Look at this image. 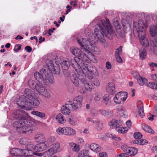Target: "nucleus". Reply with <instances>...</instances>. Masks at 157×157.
<instances>
[{
    "label": "nucleus",
    "mask_w": 157,
    "mask_h": 157,
    "mask_svg": "<svg viewBox=\"0 0 157 157\" xmlns=\"http://www.w3.org/2000/svg\"><path fill=\"white\" fill-rule=\"evenodd\" d=\"M13 116L15 118L19 119L13 123L17 132L28 135L32 133L33 127L36 123L33 121L25 119L28 117L26 112L22 109H16L13 112Z\"/></svg>",
    "instance_id": "obj_1"
},
{
    "label": "nucleus",
    "mask_w": 157,
    "mask_h": 157,
    "mask_svg": "<svg viewBox=\"0 0 157 157\" xmlns=\"http://www.w3.org/2000/svg\"><path fill=\"white\" fill-rule=\"evenodd\" d=\"M101 25H97V28L94 30V33L98 38V42H99L104 46H106V43L104 39L105 36L110 35L113 32V28L110 24L109 20H101Z\"/></svg>",
    "instance_id": "obj_2"
},
{
    "label": "nucleus",
    "mask_w": 157,
    "mask_h": 157,
    "mask_svg": "<svg viewBox=\"0 0 157 157\" xmlns=\"http://www.w3.org/2000/svg\"><path fill=\"white\" fill-rule=\"evenodd\" d=\"M82 60L80 58L75 57L70 60L63 61L61 64L63 68L65 70H67L70 65H71L77 72L80 70Z\"/></svg>",
    "instance_id": "obj_3"
},
{
    "label": "nucleus",
    "mask_w": 157,
    "mask_h": 157,
    "mask_svg": "<svg viewBox=\"0 0 157 157\" xmlns=\"http://www.w3.org/2000/svg\"><path fill=\"white\" fill-rule=\"evenodd\" d=\"M81 66L82 72L86 75V77L89 79L92 78L93 77L92 75L96 76H98V72L95 67H91L89 66V64L85 63L83 62L82 63Z\"/></svg>",
    "instance_id": "obj_4"
},
{
    "label": "nucleus",
    "mask_w": 157,
    "mask_h": 157,
    "mask_svg": "<svg viewBox=\"0 0 157 157\" xmlns=\"http://www.w3.org/2000/svg\"><path fill=\"white\" fill-rule=\"evenodd\" d=\"M78 75L77 77L76 74L74 72L70 74V78L74 85L78 87L79 86V80L82 82H85L86 81V75H85L83 72H82V69L81 68L80 70L78 72H77Z\"/></svg>",
    "instance_id": "obj_5"
},
{
    "label": "nucleus",
    "mask_w": 157,
    "mask_h": 157,
    "mask_svg": "<svg viewBox=\"0 0 157 157\" xmlns=\"http://www.w3.org/2000/svg\"><path fill=\"white\" fill-rule=\"evenodd\" d=\"M146 26L143 21L140 20L138 22L135 21L133 23V33L136 37L139 36L142 34V32H145V28Z\"/></svg>",
    "instance_id": "obj_6"
},
{
    "label": "nucleus",
    "mask_w": 157,
    "mask_h": 157,
    "mask_svg": "<svg viewBox=\"0 0 157 157\" xmlns=\"http://www.w3.org/2000/svg\"><path fill=\"white\" fill-rule=\"evenodd\" d=\"M24 93L28 99V102L31 105L36 107L39 105L40 104V101L36 97L34 96L35 94L33 91L27 89L25 90Z\"/></svg>",
    "instance_id": "obj_7"
},
{
    "label": "nucleus",
    "mask_w": 157,
    "mask_h": 157,
    "mask_svg": "<svg viewBox=\"0 0 157 157\" xmlns=\"http://www.w3.org/2000/svg\"><path fill=\"white\" fill-rule=\"evenodd\" d=\"M57 133L59 135H64L66 136L74 135L76 134V132L71 127H59L56 130Z\"/></svg>",
    "instance_id": "obj_8"
},
{
    "label": "nucleus",
    "mask_w": 157,
    "mask_h": 157,
    "mask_svg": "<svg viewBox=\"0 0 157 157\" xmlns=\"http://www.w3.org/2000/svg\"><path fill=\"white\" fill-rule=\"evenodd\" d=\"M83 49V52H84V56H83V59H81L82 61V63H83V62L85 63H86L84 61H88L87 59H89L95 63H96L97 62V60L94 56L92 53L90 52L87 49L84 48Z\"/></svg>",
    "instance_id": "obj_9"
},
{
    "label": "nucleus",
    "mask_w": 157,
    "mask_h": 157,
    "mask_svg": "<svg viewBox=\"0 0 157 157\" xmlns=\"http://www.w3.org/2000/svg\"><path fill=\"white\" fill-rule=\"evenodd\" d=\"M35 89L39 93L44 97L49 98L50 97V94L45 87L40 84L36 83L35 86Z\"/></svg>",
    "instance_id": "obj_10"
},
{
    "label": "nucleus",
    "mask_w": 157,
    "mask_h": 157,
    "mask_svg": "<svg viewBox=\"0 0 157 157\" xmlns=\"http://www.w3.org/2000/svg\"><path fill=\"white\" fill-rule=\"evenodd\" d=\"M60 144L58 143L54 144L51 148L46 151L45 153L48 157L52 156V155L59 152L60 150Z\"/></svg>",
    "instance_id": "obj_11"
},
{
    "label": "nucleus",
    "mask_w": 157,
    "mask_h": 157,
    "mask_svg": "<svg viewBox=\"0 0 157 157\" xmlns=\"http://www.w3.org/2000/svg\"><path fill=\"white\" fill-rule=\"evenodd\" d=\"M23 151L24 155L26 154H30L31 153H32L33 154L39 156H42L43 155L42 153H39L37 152H34V151H35V146L32 144H27L25 146V149H23Z\"/></svg>",
    "instance_id": "obj_12"
},
{
    "label": "nucleus",
    "mask_w": 157,
    "mask_h": 157,
    "mask_svg": "<svg viewBox=\"0 0 157 157\" xmlns=\"http://www.w3.org/2000/svg\"><path fill=\"white\" fill-rule=\"evenodd\" d=\"M27 98L26 95L21 96L17 100V104L22 109L28 110L29 109L25 105H27L28 102V101H26Z\"/></svg>",
    "instance_id": "obj_13"
},
{
    "label": "nucleus",
    "mask_w": 157,
    "mask_h": 157,
    "mask_svg": "<svg viewBox=\"0 0 157 157\" xmlns=\"http://www.w3.org/2000/svg\"><path fill=\"white\" fill-rule=\"evenodd\" d=\"M46 62L48 69L50 71H53V73L55 74H59L60 68L59 66L54 67L53 61L49 59H46Z\"/></svg>",
    "instance_id": "obj_14"
},
{
    "label": "nucleus",
    "mask_w": 157,
    "mask_h": 157,
    "mask_svg": "<svg viewBox=\"0 0 157 157\" xmlns=\"http://www.w3.org/2000/svg\"><path fill=\"white\" fill-rule=\"evenodd\" d=\"M83 98L81 96H78L76 97L73 101V103L69 101L71 104L72 105L73 109L76 110L77 109L80 108L82 104Z\"/></svg>",
    "instance_id": "obj_15"
},
{
    "label": "nucleus",
    "mask_w": 157,
    "mask_h": 157,
    "mask_svg": "<svg viewBox=\"0 0 157 157\" xmlns=\"http://www.w3.org/2000/svg\"><path fill=\"white\" fill-rule=\"evenodd\" d=\"M44 73H42L40 71V72H36L34 75V76L35 79L39 83L41 84L45 85H46L45 78H44Z\"/></svg>",
    "instance_id": "obj_16"
},
{
    "label": "nucleus",
    "mask_w": 157,
    "mask_h": 157,
    "mask_svg": "<svg viewBox=\"0 0 157 157\" xmlns=\"http://www.w3.org/2000/svg\"><path fill=\"white\" fill-rule=\"evenodd\" d=\"M84 48H81L83 50L82 53L80 49L77 48L71 49V52L73 55L77 56L76 57L83 59V56L84 54V52H83Z\"/></svg>",
    "instance_id": "obj_17"
},
{
    "label": "nucleus",
    "mask_w": 157,
    "mask_h": 157,
    "mask_svg": "<svg viewBox=\"0 0 157 157\" xmlns=\"http://www.w3.org/2000/svg\"><path fill=\"white\" fill-rule=\"evenodd\" d=\"M40 72L42 73H44V75L45 80L46 81H45L46 84L48 82L51 84H53L54 83V79L53 77L52 76L50 77L48 71H46L45 69L43 68L40 69Z\"/></svg>",
    "instance_id": "obj_18"
},
{
    "label": "nucleus",
    "mask_w": 157,
    "mask_h": 157,
    "mask_svg": "<svg viewBox=\"0 0 157 157\" xmlns=\"http://www.w3.org/2000/svg\"><path fill=\"white\" fill-rule=\"evenodd\" d=\"M123 124V122L122 121L113 119L109 123V125L111 128H116L117 131V129L122 126Z\"/></svg>",
    "instance_id": "obj_19"
},
{
    "label": "nucleus",
    "mask_w": 157,
    "mask_h": 157,
    "mask_svg": "<svg viewBox=\"0 0 157 157\" xmlns=\"http://www.w3.org/2000/svg\"><path fill=\"white\" fill-rule=\"evenodd\" d=\"M142 34L140 35L139 36H137L139 38L141 44L144 46L145 47H148L149 45V43L148 40L145 37V32H142Z\"/></svg>",
    "instance_id": "obj_20"
},
{
    "label": "nucleus",
    "mask_w": 157,
    "mask_h": 157,
    "mask_svg": "<svg viewBox=\"0 0 157 157\" xmlns=\"http://www.w3.org/2000/svg\"><path fill=\"white\" fill-rule=\"evenodd\" d=\"M71 108L73 109L72 105L68 102L65 105H63L61 109V112L65 115H68L70 113V109Z\"/></svg>",
    "instance_id": "obj_21"
},
{
    "label": "nucleus",
    "mask_w": 157,
    "mask_h": 157,
    "mask_svg": "<svg viewBox=\"0 0 157 157\" xmlns=\"http://www.w3.org/2000/svg\"><path fill=\"white\" fill-rule=\"evenodd\" d=\"M47 144L45 143H40L35 145V152L42 151L46 150L47 147Z\"/></svg>",
    "instance_id": "obj_22"
},
{
    "label": "nucleus",
    "mask_w": 157,
    "mask_h": 157,
    "mask_svg": "<svg viewBox=\"0 0 157 157\" xmlns=\"http://www.w3.org/2000/svg\"><path fill=\"white\" fill-rule=\"evenodd\" d=\"M76 40L79 44L82 47V48H84L85 47H86L87 46V45L90 44V41L86 38H77Z\"/></svg>",
    "instance_id": "obj_23"
},
{
    "label": "nucleus",
    "mask_w": 157,
    "mask_h": 157,
    "mask_svg": "<svg viewBox=\"0 0 157 157\" xmlns=\"http://www.w3.org/2000/svg\"><path fill=\"white\" fill-rule=\"evenodd\" d=\"M10 152L11 154L12 155H18L19 156L24 155L23 150L17 148H14L12 149Z\"/></svg>",
    "instance_id": "obj_24"
},
{
    "label": "nucleus",
    "mask_w": 157,
    "mask_h": 157,
    "mask_svg": "<svg viewBox=\"0 0 157 157\" xmlns=\"http://www.w3.org/2000/svg\"><path fill=\"white\" fill-rule=\"evenodd\" d=\"M106 89L108 93L111 94H114L115 92V86L113 82L108 83L106 86Z\"/></svg>",
    "instance_id": "obj_25"
},
{
    "label": "nucleus",
    "mask_w": 157,
    "mask_h": 157,
    "mask_svg": "<svg viewBox=\"0 0 157 157\" xmlns=\"http://www.w3.org/2000/svg\"><path fill=\"white\" fill-rule=\"evenodd\" d=\"M149 31L151 36H155L157 34V24L155 26L154 25H151Z\"/></svg>",
    "instance_id": "obj_26"
},
{
    "label": "nucleus",
    "mask_w": 157,
    "mask_h": 157,
    "mask_svg": "<svg viewBox=\"0 0 157 157\" xmlns=\"http://www.w3.org/2000/svg\"><path fill=\"white\" fill-rule=\"evenodd\" d=\"M35 139L37 141L40 143L46 142L44 136L41 134L36 135L35 137Z\"/></svg>",
    "instance_id": "obj_27"
},
{
    "label": "nucleus",
    "mask_w": 157,
    "mask_h": 157,
    "mask_svg": "<svg viewBox=\"0 0 157 157\" xmlns=\"http://www.w3.org/2000/svg\"><path fill=\"white\" fill-rule=\"evenodd\" d=\"M69 147L70 149L74 151H78L80 150L79 145L73 143H69Z\"/></svg>",
    "instance_id": "obj_28"
},
{
    "label": "nucleus",
    "mask_w": 157,
    "mask_h": 157,
    "mask_svg": "<svg viewBox=\"0 0 157 157\" xmlns=\"http://www.w3.org/2000/svg\"><path fill=\"white\" fill-rule=\"evenodd\" d=\"M90 148L91 150L96 152H99L101 150L99 145L98 144L94 143H92L91 144Z\"/></svg>",
    "instance_id": "obj_29"
},
{
    "label": "nucleus",
    "mask_w": 157,
    "mask_h": 157,
    "mask_svg": "<svg viewBox=\"0 0 157 157\" xmlns=\"http://www.w3.org/2000/svg\"><path fill=\"white\" fill-rule=\"evenodd\" d=\"M56 119L57 121L60 124L64 123L66 121L63 115L60 113H59L57 115Z\"/></svg>",
    "instance_id": "obj_30"
},
{
    "label": "nucleus",
    "mask_w": 157,
    "mask_h": 157,
    "mask_svg": "<svg viewBox=\"0 0 157 157\" xmlns=\"http://www.w3.org/2000/svg\"><path fill=\"white\" fill-rule=\"evenodd\" d=\"M117 94L118 95H119V97L123 102L126 100L128 97L127 92H119Z\"/></svg>",
    "instance_id": "obj_31"
},
{
    "label": "nucleus",
    "mask_w": 157,
    "mask_h": 157,
    "mask_svg": "<svg viewBox=\"0 0 157 157\" xmlns=\"http://www.w3.org/2000/svg\"><path fill=\"white\" fill-rule=\"evenodd\" d=\"M137 152V150L134 147H131L129 149V151L127 152L126 154L130 156H134Z\"/></svg>",
    "instance_id": "obj_32"
},
{
    "label": "nucleus",
    "mask_w": 157,
    "mask_h": 157,
    "mask_svg": "<svg viewBox=\"0 0 157 157\" xmlns=\"http://www.w3.org/2000/svg\"><path fill=\"white\" fill-rule=\"evenodd\" d=\"M31 114L41 118H44L45 116V114L44 113L38 111H33L31 112Z\"/></svg>",
    "instance_id": "obj_33"
},
{
    "label": "nucleus",
    "mask_w": 157,
    "mask_h": 157,
    "mask_svg": "<svg viewBox=\"0 0 157 157\" xmlns=\"http://www.w3.org/2000/svg\"><path fill=\"white\" fill-rule=\"evenodd\" d=\"M137 80L138 83L140 86H143L144 83L147 82V79L141 76H139Z\"/></svg>",
    "instance_id": "obj_34"
},
{
    "label": "nucleus",
    "mask_w": 157,
    "mask_h": 157,
    "mask_svg": "<svg viewBox=\"0 0 157 157\" xmlns=\"http://www.w3.org/2000/svg\"><path fill=\"white\" fill-rule=\"evenodd\" d=\"M89 151L86 150L81 151L79 154L78 157H87L89 155Z\"/></svg>",
    "instance_id": "obj_35"
},
{
    "label": "nucleus",
    "mask_w": 157,
    "mask_h": 157,
    "mask_svg": "<svg viewBox=\"0 0 157 157\" xmlns=\"http://www.w3.org/2000/svg\"><path fill=\"white\" fill-rule=\"evenodd\" d=\"M142 127L145 132L152 134L154 133V131L148 125H144L142 126Z\"/></svg>",
    "instance_id": "obj_36"
},
{
    "label": "nucleus",
    "mask_w": 157,
    "mask_h": 157,
    "mask_svg": "<svg viewBox=\"0 0 157 157\" xmlns=\"http://www.w3.org/2000/svg\"><path fill=\"white\" fill-rule=\"evenodd\" d=\"M140 56L142 59L145 58L146 56V51L144 48H141L139 50Z\"/></svg>",
    "instance_id": "obj_37"
},
{
    "label": "nucleus",
    "mask_w": 157,
    "mask_h": 157,
    "mask_svg": "<svg viewBox=\"0 0 157 157\" xmlns=\"http://www.w3.org/2000/svg\"><path fill=\"white\" fill-rule=\"evenodd\" d=\"M30 141L28 139L25 138L21 139L19 140V143L20 144L22 145H27Z\"/></svg>",
    "instance_id": "obj_38"
},
{
    "label": "nucleus",
    "mask_w": 157,
    "mask_h": 157,
    "mask_svg": "<svg viewBox=\"0 0 157 157\" xmlns=\"http://www.w3.org/2000/svg\"><path fill=\"white\" fill-rule=\"evenodd\" d=\"M147 86L153 89H157V85L154 82H150L147 85Z\"/></svg>",
    "instance_id": "obj_39"
},
{
    "label": "nucleus",
    "mask_w": 157,
    "mask_h": 157,
    "mask_svg": "<svg viewBox=\"0 0 157 157\" xmlns=\"http://www.w3.org/2000/svg\"><path fill=\"white\" fill-rule=\"evenodd\" d=\"M138 113L140 116L141 117H143L144 116V106L143 105L141 107H138Z\"/></svg>",
    "instance_id": "obj_40"
},
{
    "label": "nucleus",
    "mask_w": 157,
    "mask_h": 157,
    "mask_svg": "<svg viewBox=\"0 0 157 157\" xmlns=\"http://www.w3.org/2000/svg\"><path fill=\"white\" fill-rule=\"evenodd\" d=\"M84 84L85 89L88 91H90L93 88V86L91 84H90L88 82H86V80L85 82H82Z\"/></svg>",
    "instance_id": "obj_41"
},
{
    "label": "nucleus",
    "mask_w": 157,
    "mask_h": 157,
    "mask_svg": "<svg viewBox=\"0 0 157 157\" xmlns=\"http://www.w3.org/2000/svg\"><path fill=\"white\" fill-rule=\"evenodd\" d=\"M117 108L121 114H124V116L127 115V112L124 107L121 106H118Z\"/></svg>",
    "instance_id": "obj_42"
},
{
    "label": "nucleus",
    "mask_w": 157,
    "mask_h": 157,
    "mask_svg": "<svg viewBox=\"0 0 157 157\" xmlns=\"http://www.w3.org/2000/svg\"><path fill=\"white\" fill-rule=\"evenodd\" d=\"M114 102L116 104H119L121 103L122 100L119 97V95H118V94H116L115 97L113 98Z\"/></svg>",
    "instance_id": "obj_43"
},
{
    "label": "nucleus",
    "mask_w": 157,
    "mask_h": 157,
    "mask_svg": "<svg viewBox=\"0 0 157 157\" xmlns=\"http://www.w3.org/2000/svg\"><path fill=\"white\" fill-rule=\"evenodd\" d=\"M117 27H119V29L117 31L116 33V35L118 37H124V35L123 33H122L121 32V30L120 29V27L119 26H117Z\"/></svg>",
    "instance_id": "obj_44"
},
{
    "label": "nucleus",
    "mask_w": 157,
    "mask_h": 157,
    "mask_svg": "<svg viewBox=\"0 0 157 157\" xmlns=\"http://www.w3.org/2000/svg\"><path fill=\"white\" fill-rule=\"evenodd\" d=\"M153 47V52L155 55H157V43L156 41H153L152 44H151Z\"/></svg>",
    "instance_id": "obj_45"
},
{
    "label": "nucleus",
    "mask_w": 157,
    "mask_h": 157,
    "mask_svg": "<svg viewBox=\"0 0 157 157\" xmlns=\"http://www.w3.org/2000/svg\"><path fill=\"white\" fill-rule=\"evenodd\" d=\"M102 95L101 93H97L95 94V96L94 98V99L95 101H100L102 98Z\"/></svg>",
    "instance_id": "obj_46"
},
{
    "label": "nucleus",
    "mask_w": 157,
    "mask_h": 157,
    "mask_svg": "<svg viewBox=\"0 0 157 157\" xmlns=\"http://www.w3.org/2000/svg\"><path fill=\"white\" fill-rule=\"evenodd\" d=\"M117 131L119 133H124L127 132V130H126V128H124L120 127L119 128L117 129Z\"/></svg>",
    "instance_id": "obj_47"
},
{
    "label": "nucleus",
    "mask_w": 157,
    "mask_h": 157,
    "mask_svg": "<svg viewBox=\"0 0 157 157\" xmlns=\"http://www.w3.org/2000/svg\"><path fill=\"white\" fill-rule=\"evenodd\" d=\"M91 79V81L94 85L96 86H99L100 85V82L98 78H93Z\"/></svg>",
    "instance_id": "obj_48"
},
{
    "label": "nucleus",
    "mask_w": 157,
    "mask_h": 157,
    "mask_svg": "<svg viewBox=\"0 0 157 157\" xmlns=\"http://www.w3.org/2000/svg\"><path fill=\"white\" fill-rule=\"evenodd\" d=\"M130 147L125 145H122L121 146V148L125 154H126L127 152L129 151Z\"/></svg>",
    "instance_id": "obj_49"
},
{
    "label": "nucleus",
    "mask_w": 157,
    "mask_h": 157,
    "mask_svg": "<svg viewBox=\"0 0 157 157\" xmlns=\"http://www.w3.org/2000/svg\"><path fill=\"white\" fill-rule=\"evenodd\" d=\"M28 84L29 87L32 89L35 88L36 85L35 82L33 80H29L28 82Z\"/></svg>",
    "instance_id": "obj_50"
},
{
    "label": "nucleus",
    "mask_w": 157,
    "mask_h": 157,
    "mask_svg": "<svg viewBox=\"0 0 157 157\" xmlns=\"http://www.w3.org/2000/svg\"><path fill=\"white\" fill-rule=\"evenodd\" d=\"M102 123L98 122L96 123V128L98 131L101 130L103 128Z\"/></svg>",
    "instance_id": "obj_51"
},
{
    "label": "nucleus",
    "mask_w": 157,
    "mask_h": 157,
    "mask_svg": "<svg viewBox=\"0 0 157 157\" xmlns=\"http://www.w3.org/2000/svg\"><path fill=\"white\" fill-rule=\"evenodd\" d=\"M133 136L136 139H139L142 137V135L140 132H136L134 133Z\"/></svg>",
    "instance_id": "obj_52"
},
{
    "label": "nucleus",
    "mask_w": 157,
    "mask_h": 157,
    "mask_svg": "<svg viewBox=\"0 0 157 157\" xmlns=\"http://www.w3.org/2000/svg\"><path fill=\"white\" fill-rule=\"evenodd\" d=\"M122 47L121 46L119 47L115 51L116 56H120L122 52Z\"/></svg>",
    "instance_id": "obj_53"
},
{
    "label": "nucleus",
    "mask_w": 157,
    "mask_h": 157,
    "mask_svg": "<svg viewBox=\"0 0 157 157\" xmlns=\"http://www.w3.org/2000/svg\"><path fill=\"white\" fill-rule=\"evenodd\" d=\"M86 48H88L89 50L91 51H95V47L94 46L90 44H90L87 45V46L86 47Z\"/></svg>",
    "instance_id": "obj_54"
},
{
    "label": "nucleus",
    "mask_w": 157,
    "mask_h": 157,
    "mask_svg": "<svg viewBox=\"0 0 157 157\" xmlns=\"http://www.w3.org/2000/svg\"><path fill=\"white\" fill-rule=\"evenodd\" d=\"M101 102L102 104L107 106H109L111 105V103L110 100Z\"/></svg>",
    "instance_id": "obj_55"
},
{
    "label": "nucleus",
    "mask_w": 157,
    "mask_h": 157,
    "mask_svg": "<svg viewBox=\"0 0 157 157\" xmlns=\"http://www.w3.org/2000/svg\"><path fill=\"white\" fill-rule=\"evenodd\" d=\"M110 100V98L109 97V94H106L105 95L103 98V100L102 101H107Z\"/></svg>",
    "instance_id": "obj_56"
},
{
    "label": "nucleus",
    "mask_w": 157,
    "mask_h": 157,
    "mask_svg": "<svg viewBox=\"0 0 157 157\" xmlns=\"http://www.w3.org/2000/svg\"><path fill=\"white\" fill-rule=\"evenodd\" d=\"M21 45L20 44L16 45L14 47V50L15 52H17L20 50L21 48Z\"/></svg>",
    "instance_id": "obj_57"
},
{
    "label": "nucleus",
    "mask_w": 157,
    "mask_h": 157,
    "mask_svg": "<svg viewBox=\"0 0 157 157\" xmlns=\"http://www.w3.org/2000/svg\"><path fill=\"white\" fill-rule=\"evenodd\" d=\"M55 140V138L53 136H51L49 137L47 140V142L50 143L53 142Z\"/></svg>",
    "instance_id": "obj_58"
},
{
    "label": "nucleus",
    "mask_w": 157,
    "mask_h": 157,
    "mask_svg": "<svg viewBox=\"0 0 157 157\" xmlns=\"http://www.w3.org/2000/svg\"><path fill=\"white\" fill-rule=\"evenodd\" d=\"M140 144L142 145H144L148 143V141L145 140L141 139L140 140Z\"/></svg>",
    "instance_id": "obj_59"
},
{
    "label": "nucleus",
    "mask_w": 157,
    "mask_h": 157,
    "mask_svg": "<svg viewBox=\"0 0 157 157\" xmlns=\"http://www.w3.org/2000/svg\"><path fill=\"white\" fill-rule=\"evenodd\" d=\"M132 75L133 76L136 78L137 79V78H138L139 76H140L139 73L137 72H135L132 73Z\"/></svg>",
    "instance_id": "obj_60"
},
{
    "label": "nucleus",
    "mask_w": 157,
    "mask_h": 157,
    "mask_svg": "<svg viewBox=\"0 0 157 157\" xmlns=\"http://www.w3.org/2000/svg\"><path fill=\"white\" fill-rule=\"evenodd\" d=\"M117 61L118 63H120L122 62V59L120 56H116Z\"/></svg>",
    "instance_id": "obj_61"
},
{
    "label": "nucleus",
    "mask_w": 157,
    "mask_h": 157,
    "mask_svg": "<svg viewBox=\"0 0 157 157\" xmlns=\"http://www.w3.org/2000/svg\"><path fill=\"white\" fill-rule=\"evenodd\" d=\"M149 66L152 67H157V64L153 62L149 63L148 64Z\"/></svg>",
    "instance_id": "obj_62"
},
{
    "label": "nucleus",
    "mask_w": 157,
    "mask_h": 157,
    "mask_svg": "<svg viewBox=\"0 0 157 157\" xmlns=\"http://www.w3.org/2000/svg\"><path fill=\"white\" fill-rule=\"evenodd\" d=\"M151 77L153 80L157 82V75L154 74L151 75Z\"/></svg>",
    "instance_id": "obj_63"
},
{
    "label": "nucleus",
    "mask_w": 157,
    "mask_h": 157,
    "mask_svg": "<svg viewBox=\"0 0 157 157\" xmlns=\"http://www.w3.org/2000/svg\"><path fill=\"white\" fill-rule=\"evenodd\" d=\"M99 157H107V155L105 152L99 153Z\"/></svg>",
    "instance_id": "obj_64"
}]
</instances>
